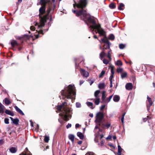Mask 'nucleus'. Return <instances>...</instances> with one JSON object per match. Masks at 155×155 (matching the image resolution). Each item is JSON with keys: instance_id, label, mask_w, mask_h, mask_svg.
Returning a JSON list of instances; mask_svg holds the SVG:
<instances>
[{"instance_id": "obj_17", "label": "nucleus", "mask_w": 155, "mask_h": 155, "mask_svg": "<svg viewBox=\"0 0 155 155\" xmlns=\"http://www.w3.org/2000/svg\"><path fill=\"white\" fill-rule=\"evenodd\" d=\"M118 152L117 154L118 155H121V152L123 150V149L121 148L120 145H118Z\"/></svg>"}, {"instance_id": "obj_48", "label": "nucleus", "mask_w": 155, "mask_h": 155, "mask_svg": "<svg viewBox=\"0 0 155 155\" xmlns=\"http://www.w3.org/2000/svg\"><path fill=\"white\" fill-rule=\"evenodd\" d=\"M4 143V140H0V145H2Z\"/></svg>"}, {"instance_id": "obj_47", "label": "nucleus", "mask_w": 155, "mask_h": 155, "mask_svg": "<svg viewBox=\"0 0 155 155\" xmlns=\"http://www.w3.org/2000/svg\"><path fill=\"white\" fill-rule=\"evenodd\" d=\"M30 29L32 31H34L35 29V28L34 26H31L30 28Z\"/></svg>"}, {"instance_id": "obj_55", "label": "nucleus", "mask_w": 155, "mask_h": 155, "mask_svg": "<svg viewBox=\"0 0 155 155\" xmlns=\"http://www.w3.org/2000/svg\"><path fill=\"white\" fill-rule=\"evenodd\" d=\"M100 139H101L104 137V136L103 134H101L100 135Z\"/></svg>"}, {"instance_id": "obj_11", "label": "nucleus", "mask_w": 155, "mask_h": 155, "mask_svg": "<svg viewBox=\"0 0 155 155\" xmlns=\"http://www.w3.org/2000/svg\"><path fill=\"white\" fill-rule=\"evenodd\" d=\"M25 151L21 153L19 155H32L30 152L28 150L27 147L25 148Z\"/></svg>"}, {"instance_id": "obj_62", "label": "nucleus", "mask_w": 155, "mask_h": 155, "mask_svg": "<svg viewBox=\"0 0 155 155\" xmlns=\"http://www.w3.org/2000/svg\"><path fill=\"white\" fill-rule=\"evenodd\" d=\"M89 115V116L91 117H92L93 116V114H90Z\"/></svg>"}, {"instance_id": "obj_23", "label": "nucleus", "mask_w": 155, "mask_h": 155, "mask_svg": "<svg viewBox=\"0 0 155 155\" xmlns=\"http://www.w3.org/2000/svg\"><path fill=\"white\" fill-rule=\"evenodd\" d=\"M11 44L12 47H14L15 46H18V44L16 41L15 40H12L11 42Z\"/></svg>"}, {"instance_id": "obj_19", "label": "nucleus", "mask_w": 155, "mask_h": 155, "mask_svg": "<svg viewBox=\"0 0 155 155\" xmlns=\"http://www.w3.org/2000/svg\"><path fill=\"white\" fill-rule=\"evenodd\" d=\"M37 31L38 32V34H36L35 36L36 37V38H38L39 37H41V36H39V34H42V35L44 34V33H43V31L42 30H39L38 31Z\"/></svg>"}, {"instance_id": "obj_4", "label": "nucleus", "mask_w": 155, "mask_h": 155, "mask_svg": "<svg viewBox=\"0 0 155 155\" xmlns=\"http://www.w3.org/2000/svg\"><path fill=\"white\" fill-rule=\"evenodd\" d=\"M75 88L74 85H69L67 87H65L64 89L61 92V94L62 98H65L70 99L72 102L74 101L75 99L76 93L74 91Z\"/></svg>"}, {"instance_id": "obj_44", "label": "nucleus", "mask_w": 155, "mask_h": 155, "mask_svg": "<svg viewBox=\"0 0 155 155\" xmlns=\"http://www.w3.org/2000/svg\"><path fill=\"white\" fill-rule=\"evenodd\" d=\"M86 155H94V153L92 152H88L86 153Z\"/></svg>"}, {"instance_id": "obj_13", "label": "nucleus", "mask_w": 155, "mask_h": 155, "mask_svg": "<svg viewBox=\"0 0 155 155\" xmlns=\"http://www.w3.org/2000/svg\"><path fill=\"white\" fill-rule=\"evenodd\" d=\"M111 125V124L110 123H107L106 124H102L101 125V127L103 128H105L106 127L107 129L109 128Z\"/></svg>"}, {"instance_id": "obj_15", "label": "nucleus", "mask_w": 155, "mask_h": 155, "mask_svg": "<svg viewBox=\"0 0 155 155\" xmlns=\"http://www.w3.org/2000/svg\"><path fill=\"white\" fill-rule=\"evenodd\" d=\"M120 99V97L119 95H115L113 97V100L115 102H118Z\"/></svg>"}, {"instance_id": "obj_41", "label": "nucleus", "mask_w": 155, "mask_h": 155, "mask_svg": "<svg viewBox=\"0 0 155 155\" xmlns=\"http://www.w3.org/2000/svg\"><path fill=\"white\" fill-rule=\"evenodd\" d=\"M103 62L104 64H108L109 61L107 60V59H104L103 61Z\"/></svg>"}, {"instance_id": "obj_22", "label": "nucleus", "mask_w": 155, "mask_h": 155, "mask_svg": "<svg viewBox=\"0 0 155 155\" xmlns=\"http://www.w3.org/2000/svg\"><path fill=\"white\" fill-rule=\"evenodd\" d=\"M106 96L105 95V91H103L102 92V100L103 102H105V100L106 99Z\"/></svg>"}, {"instance_id": "obj_33", "label": "nucleus", "mask_w": 155, "mask_h": 155, "mask_svg": "<svg viewBox=\"0 0 155 155\" xmlns=\"http://www.w3.org/2000/svg\"><path fill=\"white\" fill-rule=\"evenodd\" d=\"M100 102V99L99 98H97L95 99L94 103L97 105H98Z\"/></svg>"}, {"instance_id": "obj_26", "label": "nucleus", "mask_w": 155, "mask_h": 155, "mask_svg": "<svg viewBox=\"0 0 155 155\" xmlns=\"http://www.w3.org/2000/svg\"><path fill=\"white\" fill-rule=\"evenodd\" d=\"M124 6V5L123 3H120V4L119 6L118 7V9L120 10H123L124 8H123Z\"/></svg>"}, {"instance_id": "obj_12", "label": "nucleus", "mask_w": 155, "mask_h": 155, "mask_svg": "<svg viewBox=\"0 0 155 155\" xmlns=\"http://www.w3.org/2000/svg\"><path fill=\"white\" fill-rule=\"evenodd\" d=\"M14 107L17 112H18L19 113L22 115H24V114L23 113L22 111L17 106H15Z\"/></svg>"}, {"instance_id": "obj_64", "label": "nucleus", "mask_w": 155, "mask_h": 155, "mask_svg": "<svg viewBox=\"0 0 155 155\" xmlns=\"http://www.w3.org/2000/svg\"><path fill=\"white\" fill-rule=\"evenodd\" d=\"M113 138L114 140H116V137L115 136H113Z\"/></svg>"}, {"instance_id": "obj_59", "label": "nucleus", "mask_w": 155, "mask_h": 155, "mask_svg": "<svg viewBox=\"0 0 155 155\" xmlns=\"http://www.w3.org/2000/svg\"><path fill=\"white\" fill-rule=\"evenodd\" d=\"M39 125L37 124V126L36 127V129L37 130H38V129H39Z\"/></svg>"}, {"instance_id": "obj_39", "label": "nucleus", "mask_w": 155, "mask_h": 155, "mask_svg": "<svg viewBox=\"0 0 155 155\" xmlns=\"http://www.w3.org/2000/svg\"><path fill=\"white\" fill-rule=\"evenodd\" d=\"M123 69L122 68H118L117 69V71L118 73H122Z\"/></svg>"}, {"instance_id": "obj_35", "label": "nucleus", "mask_w": 155, "mask_h": 155, "mask_svg": "<svg viewBox=\"0 0 155 155\" xmlns=\"http://www.w3.org/2000/svg\"><path fill=\"white\" fill-rule=\"evenodd\" d=\"M100 92V91L99 90H98L96 91L94 93V96L96 97H97Z\"/></svg>"}, {"instance_id": "obj_57", "label": "nucleus", "mask_w": 155, "mask_h": 155, "mask_svg": "<svg viewBox=\"0 0 155 155\" xmlns=\"http://www.w3.org/2000/svg\"><path fill=\"white\" fill-rule=\"evenodd\" d=\"M111 136H108L106 138V139L107 140V139H111Z\"/></svg>"}, {"instance_id": "obj_51", "label": "nucleus", "mask_w": 155, "mask_h": 155, "mask_svg": "<svg viewBox=\"0 0 155 155\" xmlns=\"http://www.w3.org/2000/svg\"><path fill=\"white\" fill-rule=\"evenodd\" d=\"M124 117H121V122L122 123H124Z\"/></svg>"}, {"instance_id": "obj_5", "label": "nucleus", "mask_w": 155, "mask_h": 155, "mask_svg": "<svg viewBox=\"0 0 155 155\" xmlns=\"http://www.w3.org/2000/svg\"><path fill=\"white\" fill-rule=\"evenodd\" d=\"M45 6L42 5V6L39 8V18L40 22L39 23L36 22L35 24V25L37 27L38 29H40L45 26V23L46 22L47 19H48V15L50 12V10L48 9L47 10V13L43 16L41 15L45 13Z\"/></svg>"}, {"instance_id": "obj_30", "label": "nucleus", "mask_w": 155, "mask_h": 155, "mask_svg": "<svg viewBox=\"0 0 155 155\" xmlns=\"http://www.w3.org/2000/svg\"><path fill=\"white\" fill-rule=\"evenodd\" d=\"M113 96V95L110 96L108 98H107L105 100L104 102L107 103L109 102L112 98Z\"/></svg>"}, {"instance_id": "obj_36", "label": "nucleus", "mask_w": 155, "mask_h": 155, "mask_svg": "<svg viewBox=\"0 0 155 155\" xmlns=\"http://www.w3.org/2000/svg\"><path fill=\"white\" fill-rule=\"evenodd\" d=\"M49 140V137L48 136H45L44 137V141L46 143H48Z\"/></svg>"}, {"instance_id": "obj_18", "label": "nucleus", "mask_w": 155, "mask_h": 155, "mask_svg": "<svg viewBox=\"0 0 155 155\" xmlns=\"http://www.w3.org/2000/svg\"><path fill=\"white\" fill-rule=\"evenodd\" d=\"M17 150V148L15 147H12L9 149V151L12 153H15Z\"/></svg>"}, {"instance_id": "obj_58", "label": "nucleus", "mask_w": 155, "mask_h": 155, "mask_svg": "<svg viewBox=\"0 0 155 155\" xmlns=\"http://www.w3.org/2000/svg\"><path fill=\"white\" fill-rule=\"evenodd\" d=\"M84 82L83 81H80V85H81Z\"/></svg>"}, {"instance_id": "obj_49", "label": "nucleus", "mask_w": 155, "mask_h": 155, "mask_svg": "<svg viewBox=\"0 0 155 155\" xmlns=\"http://www.w3.org/2000/svg\"><path fill=\"white\" fill-rule=\"evenodd\" d=\"M113 75H113V74H111L110 75V78H109L110 80H110L112 81V78L113 77Z\"/></svg>"}, {"instance_id": "obj_25", "label": "nucleus", "mask_w": 155, "mask_h": 155, "mask_svg": "<svg viewBox=\"0 0 155 155\" xmlns=\"http://www.w3.org/2000/svg\"><path fill=\"white\" fill-rule=\"evenodd\" d=\"M68 138L72 142L74 141V135L71 134H69L68 136Z\"/></svg>"}, {"instance_id": "obj_20", "label": "nucleus", "mask_w": 155, "mask_h": 155, "mask_svg": "<svg viewBox=\"0 0 155 155\" xmlns=\"http://www.w3.org/2000/svg\"><path fill=\"white\" fill-rule=\"evenodd\" d=\"M77 136L79 137L80 139L81 140H82L84 138V135L80 132H78L77 133Z\"/></svg>"}, {"instance_id": "obj_29", "label": "nucleus", "mask_w": 155, "mask_h": 155, "mask_svg": "<svg viewBox=\"0 0 155 155\" xmlns=\"http://www.w3.org/2000/svg\"><path fill=\"white\" fill-rule=\"evenodd\" d=\"M111 50H110L108 52L107 54V57L110 60H111Z\"/></svg>"}, {"instance_id": "obj_42", "label": "nucleus", "mask_w": 155, "mask_h": 155, "mask_svg": "<svg viewBox=\"0 0 155 155\" xmlns=\"http://www.w3.org/2000/svg\"><path fill=\"white\" fill-rule=\"evenodd\" d=\"M4 122L5 124H8L9 123V119L7 118H5L4 119Z\"/></svg>"}, {"instance_id": "obj_10", "label": "nucleus", "mask_w": 155, "mask_h": 155, "mask_svg": "<svg viewBox=\"0 0 155 155\" xmlns=\"http://www.w3.org/2000/svg\"><path fill=\"white\" fill-rule=\"evenodd\" d=\"M133 86L131 83H128L125 85V87L127 90H130L133 88Z\"/></svg>"}, {"instance_id": "obj_63", "label": "nucleus", "mask_w": 155, "mask_h": 155, "mask_svg": "<svg viewBox=\"0 0 155 155\" xmlns=\"http://www.w3.org/2000/svg\"><path fill=\"white\" fill-rule=\"evenodd\" d=\"M147 119L146 118H143V120L144 122H146L147 120Z\"/></svg>"}, {"instance_id": "obj_28", "label": "nucleus", "mask_w": 155, "mask_h": 155, "mask_svg": "<svg viewBox=\"0 0 155 155\" xmlns=\"http://www.w3.org/2000/svg\"><path fill=\"white\" fill-rule=\"evenodd\" d=\"M105 87L104 84V83H100L98 85V87L100 89H102L104 88Z\"/></svg>"}, {"instance_id": "obj_8", "label": "nucleus", "mask_w": 155, "mask_h": 155, "mask_svg": "<svg viewBox=\"0 0 155 155\" xmlns=\"http://www.w3.org/2000/svg\"><path fill=\"white\" fill-rule=\"evenodd\" d=\"M147 99L148 101V102L149 103V104H148V103H147V110H149L150 107L152 105L153 102L152 101L151 98L149 97L148 96H147Z\"/></svg>"}, {"instance_id": "obj_6", "label": "nucleus", "mask_w": 155, "mask_h": 155, "mask_svg": "<svg viewBox=\"0 0 155 155\" xmlns=\"http://www.w3.org/2000/svg\"><path fill=\"white\" fill-rule=\"evenodd\" d=\"M104 114L103 112H98L96 114V119L95 122L101 124L104 117Z\"/></svg>"}, {"instance_id": "obj_32", "label": "nucleus", "mask_w": 155, "mask_h": 155, "mask_svg": "<svg viewBox=\"0 0 155 155\" xmlns=\"http://www.w3.org/2000/svg\"><path fill=\"white\" fill-rule=\"evenodd\" d=\"M127 74L126 72H122L121 73V77L122 78H124L126 77Z\"/></svg>"}, {"instance_id": "obj_27", "label": "nucleus", "mask_w": 155, "mask_h": 155, "mask_svg": "<svg viewBox=\"0 0 155 155\" xmlns=\"http://www.w3.org/2000/svg\"><path fill=\"white\" fill-rule=\"evenodd\" d=\"M109 7L111 9H114L116 8V4L114 3H111L109 5Z\"/></svg>"}, {"instance_id": "obj_61", "label": "nucleus", "mask_w": 155, "mask_h": 155, "mask_svg": "<svg viewBox=\"0 0 155 155\" xmlns=\"http://www.w3.org/2000/svg\"><path fill=\"white\" fill-rule=\"evenodd\" d=\"M82 141L81 140L79 141L78 142V144H81L82 143Z\"/></svg>"}, {"instance_id": "obj_1", "label": "nucleus", "mask_w": 155, "mask_h": 155, "mask_svg": "<svg viewBox=\"0 0 155 155\" xmlns=\"http://www.w3.org/2000/svg\"><path fill=\"white\" fill-rule=\"evenodd\" d=\"M74 4H73V7L75 8L76 6L78 8H80L81 9L72 10V12L76 14L77 16L79 17L80 19L83 20L88 25L89 24L87 22H91L93 25L94 26H96L95 18L90 15L86 13V11L84 9L85 7L87 2V0H73Z\"/></svg>"}, {"instance_id": "obj_46", "label": "nucleus", "mask_w": 155, "mask_h": 155, "mask_svg": "<svg viewBox=\"0 0 155 155\" xmlns=\"http://www.w3.org/2000/svg\"><path fill=\"white\" fill-rule=\"evenodd\" d=\"M105 105H101L100 108V110H102V109H104L105 108Z\"/></svg>"}, {"instance_id": "obj_37", "label": "nucleus", "mask_w": 155, "mask_h": 155, "mask_svg": "<svg viewBox=\"0 0 155 155\" xmlns=\"http://www.w3.org/2000/svg\"><path fill=\"white\" fill-rule=\"evenodd\" d=\"M114 35L113 34H110V35L109 37V39L110 40H113L114 39Z\"/></svg>"}, {"instance_id": "obj_31", "label": "nucleus", "mask_w": 155, "mask_h": 155, "mask_svg": "<svg viewBox=\"0 0 155 155\" xmlns=\"http://www.w3.org/2000/svg\"><path fill=\"white\" fill-rule=\"evenodd\" d=\"M115 64L117 66H121L122 63L120 60H118L116 62Z\"/></svg>"}, {"instance_id": "obj_9", "label": "nucleus", "mask_w": 155, "mask_h": 155, "mask_svg": "<svg viewBox=\"0 0 155 155\" xmlns=\"http://www.w3.org/2000/svg\"><path fill=\"white\" fill-rule=\"evenodd\" d=\"M10 118L12 121V123L15 124L16 125H17L18 124L19 120L18 118H16L15 119H13L12 117H10Z\"/></svg>"}, {"instance_id": "obj_45", "label": "nucleus", "mask_w": 155, "mask_h": 155, "mask_svg": "<svg viewBox=\"0 0 155 155\" xmlns=\"http://www.w3.org/2000/svg\"><path fill=\"white\" fill-rule=\"evenodd\" d=\"M71 124L68 123L66 126V128L67 129L69 128V127H71Z\"/></svg>"}, {"instance_id": "obj_52", "label": "nucleus", "mask_w": 155, "mask_h": 155, "mask_svg": "<svg viewBox=\"0 0 155 155\" xmlns=\"http://www.w3.org/2000/svg\"><path fill=\"white\" fill-rule=\"evenodd\" d=\"M111 74L114 75V71L113 69H111Z\"/></svg>"}, {"instance_id": "obj_21", "label": "nucleus", "mask_w": 155, "mask_h": 155, "mask_svg": "<svg viewBox=\"0 0 155 155\" xmlns=\"http://www.w3.org/2000/svg\"><path fill=\"white\" fill-rule=\"evenodd\" d=\"M5 113L6 114L11 115L12 116H13L14 115V114L13 112H11L10 110L7 109L5 110Z\"/></svg>"}, {"instance_id": "obj_38", "label": "nucleus", "mask_w": 155, "mask_h": 155, "mask_svg": "<svg viewBox=\"0 0 155 155\" xmlns=\"http://www.w3.org/2000/svg\"><path fill=\"white\" fill-rule=\"evenodd\" d=\"M105 73V71H102L101 73L99 75V78H102L103 77Z\"/></svg>"}, {"instance_id": "obj_43", "label": "nucleus", "mask_w": 155, "mask_h": 155, "mask_svg": "<svg viewBox=\"0 0 155 155\" xmlns=\"http://www.w3.org/2000/svg\"><path fill=\"white\" fill-rule=\"evenodd\" d=\"M76 106L77 107H81V104L79 102H77L76 103Z\"/></svg>"}, {"instance_id": "obj_56", "label": "nucleus", "mask_w": 155, "mask_h": 155, "mask_svg": "<svg viewBox=\"0 0 155 155\" xmlns=\"http://www.w3.org/2000/svg\"><path fill=\"white\" fill-rule=\"evenodd\" d=\"M79 126H80V125H79V124H77L75 125V127H76V128L79 127Z\"/></svg>"}, {"instance_id": "obj_7", "label": "nucleus", "mask_w": 155, "mask_h": 155, "mask_svg": "<svg viewBox=\"0 0 155 155\" xmlns=\"http://www.w3.org/2000/svg\"><path fill=\"white\" fill-rule=\"evenodd\" d=\"M80 73L84 77L87 78L89 75V73L87 71L83 69L80 70Z\"/></svg>"}, {"instance_id": "obj_60", "label": "nucleus", "mask_w": 155, "mask_h": 155, "mask_svg": "<svg viewBox=\"0 0 155 155\" xmlns=\"http://www.w3.org/2000/svg\"><path fill=\"white\" fill-rule=\"evenodd\" d=\"M22 0H18V2H17V4H18V3H21Z\"/></svg>"}, {"instance_id": "obj_24", "label": "nucleus", "mask_w": 155, "mask_h": 155, "mask_svg": "<svg viewBox=\"0 0 155 155\" xmlns=\"http://www.w3.org/2000/svg\"><path fill=\"white\" fill-rule=\"evenodd\" d=\"M4 100L5 105H8L10 104L11 103L9 99L7 98H5Z\"/></svg>"}, {"instance_id": "obj_3", "label": "nucleus", "mask_w": 155, "mask_h": 155, "mask_svg": "<svg viewBox=\"0 0 155 155\" xmlns=\"http://www.w3.org/2000/svg\"><path fill=\"white\" fill-rule=\"evenodd\" d=\"M57 109L58 110L62 109L61 113L59 114L60 117L58 119V121L60 123H63L64 119L65 120L68 121V117L71 118V110L67 107L66 102H64L58 106Z\"/></svg>"}, {"instance_id": "obj_14", "label": "nucleus", "mask_w": 155, "mask_h": 155, "mask_svg": "<svg viewBox=\"0 0 155 155\" xmlns=\"http://www.w3.org/2000/svg\"><path fill=\"white\" fill-rule=\"evenodd\" d=\"M49 1V0H40L39 4L41 5L45 6L47 3Z\"/></svg>"}, {"instance_id": "obj_50", "label": "nucleus", "mask_w": 155, "mask_h": 155, "mask_svg": "<svg viewBox=\"0 0 155 155\" xmlns=\"http://www.w3.org/2000/svg\"><path fill=\"white\" fill-rule=\"evenodd\" d=\"M30 121L31 123V127H33L34 126L33 122L31 120H30Z\"/></svg>"}, {"instance_id": "obj_2", "label": "nucleus", "mask_w": 155, "mask_h": 155, "mask_svg": "<svg viewBox=\"0 0 155 155\" xmlns=\"http://www.w3.org/2000/svg\"><path fill=\"white\" fill-rule=\"evenodd\" d=\"M95 24L96 26H94L93 24H92L91 22H87L88 24H90L91 25L89 26V28L92 31V32L93 34H94V30L95 29H97L96 30H95L96 33H98L100 36H104L105 38H102L101 39V41L103 42L104 43V48L103 49L102 51L101 52L100 54V57L101 60L105 56L106 54L105 53L104 49H109L110 48V45H111V43L109 41L107 40L106 38V37L105 35V32L104 30L102 28H101V25L100 24L97 25L96 23V19L95 18Z\"/></svg>"}, {"instance_id": "obj_16", "label": "nucleus", "mask_w": 155, "mask_h": 155, "mask_svg": "<svg viewBox=\"0 0 155 155\" xmlns=\"http://www.w3.org/2000/svg\"><path fill=\"white\" fill-rule=\"evenodd\" d=\"M87 105L91 109H93L95 107H93V104L92 102L87 101L86 102Z\"/></svg>"}, {"instance_id": "obj_34", "label": "nucleus", "mask_w": 155, "mask_h": 155, "mask_svg": "<svg viewBox=\"0 0 155 155\" xmlns=\"http://www.w3.org/2000/svg\"><path fill=\"white\" fill-rule=\"evenodd\" d=\"M5 107L1 103H0V110L2 111H4Z\"/></svg>"}, {"instance_id": "obj_54", "label": "nucleus", "mask_w": 155, "mask_h": 155, "mask_svg": "<svg viewBox=\"0 0 155 155\" xmlns=\"http://www.w3.org/2000/svg\"><path fill=\"white\" fill-rule=\"evenodd\" d=\"M94 83V81H89V83L90 85H91L92 84Z\"/></svg>"}, {"instance_id": "obj_40", "label": "nucleus", "mask_w": 155, "mask_h": 155, "mask_svg": "<svg viewBox=\"0 0 155 155\" xmlns=\"http://www.w3.org/2000/svg\"><path fill=\"white\" fill-rule=\"evenodd\" d=\"M125 47V45L123 44H120L119 45V47L120 49H123Z\"/></svg>"}, {"instance_id": "obj_53", "label": "nucleus", "mask_w": 155, "mask_h": 155, "mask_svg": "<svg viewBox=\"0 0 155 155\" xmlns=\"http://www.w3.org/2000/svg\"><path fill=\"white\" fill-rule=\"evenodd\" d=\"M110 87H112L113 86L112 85V81L110 80Z\"/></svg>"}]
</instances>
